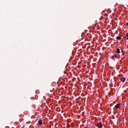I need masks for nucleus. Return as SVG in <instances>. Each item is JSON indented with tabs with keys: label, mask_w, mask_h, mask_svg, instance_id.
Returning <instances> with one entry per match:
<instances>
[{
	"label": "nucleus",
	"mask_w": 128,
	"mask_h": 128,
	"mask_svg": "<svg viewBox=\"0 0 128 128\" xmlns=\"http://www.w3.org/2000/svg\"><path fill=\"white\" fill-rule=\"evenodd\" d=\"M117 56L116 55H114L113 56H111V58L113 60H114L117 58Z\"/></svg>",
	"instance_id": "1"
},
{
	"label": "nucleus",
	"mask_w": 128,
	"mask_h": 128,
	"mask_svg": "<svg viewBox=\"0 0 128 128\" xmlns=\"http://www.w3.org/2000/svg\"><path fill=\"white\" fill-rule=\"evenodd\" d=\"M43 122L42 120H39L38 122V124L40 125L42 124Z\"/></svg>",
	"instance_id": "2"
},
{
	"label": "nucleus",
	"mask_w": 128,
	"mask_h": 128,
	"mask_svg": "<svg viewBox=\"0 0 128 128\" xmlns=\"http://www.w3.org/2000/svg\"><path fill=\"white\" fill-rule=\"evenodd\" d=\"M120 107V104H116L115 106V108H119Z\"/></svg>",
	"instance_id": "3"
},
{
	"label": "nucleus",
	"mask_w": 128,
	"mask_h": 128,
	"mask_svg": "<svg viewBox=\"0 0 128 128\" xmlns=\"http://www.w3.org/2000/svg\"><path fill=\"white\" fill-rule=\"evenodd\" d=\"M125 80V78L124 77H122L121 78V80L122 82H124Z\"/></svg>",
	"instance_id": "4"
},
{
	"label": "nucleus",
	"mask_w": 128,
	"mask_h": 128,
	"mask_svg": "<svg viewBox=\"0 0 128 128\" xmlns=\"http://www.w3.org/2000/svg\"><path fill=\"white\" fill-rule=\"evenodd\" d=\"M97 126L99 128H101L102 127V126L101 124H98Z\"/></svg>",
	"instance_id": "5"
},
{
	"label": "nucleus",
	"mask_w": 128,
	"mask_h": 128,
	"mask_svg": "<svg viewBox=\"0 0 128 128\" xmlns=\"http://www.w3.org/2000/svg\"><path fill=\"white\" fill-rule=\"evenodd\" d=\"M116 52L118 53H120V49L119 48H117L116 50Z\"/></svg>",
	"instance_id": "6"
},
{
	"label": "nucleus",
	"mask_w": 128,
	"mask_h": 128,
	"mask_svg": "<svg viewBox=\"0 0 128 128\" xmlns=\"http://www.w3.org/2000/svg\"><path fill=\"white\" fill-rule=\"evenodd\" d=\"M116 39L120 40L121 39V38L120 36H117L116 37Z\"/></svg>",
	"instance_id": "7"
},
{
	"label": "nucleus",
	"mask_w": 128,
	"mask_h": 128,
	"mask_svg": "<svg viewBox=\"0 0 128 128\" xmlns=\"http://www.w3.org/2000/svg\"><path fill=\"white\" fill-rule=\"evenodd\" d=\"M126 36L127 37L126 39L128 40V32L126 34Z\"/></svg>",
	"instance_id": "8"
},
{
	"label": "nucleus",
	"mask_w": 128,
	"mask_h": 128,
	"mask_svg": "<svg viewBox=\"0 0 128 128\" xmlns=\"http://www.w3.org/2000/svg\"><path fill=\"white\" fill-rule=\"evenodd\" d=\"M121 52L123 53L122 54H124V52L123 51H121Z\"/></svg>",
	"instance_id": "9"
},
{
	"label": "nucleus",
	"mask_w": 128,
	"mask_h": 128,
	"mask_svg": "<svg viewBox=\"0 0 128 128\" xmlns=\"http://www.w3.org/2000/svg\"><path fill=\"white\" fill-rule=\"evenodd\" d=\"M126 26H128V22H127L126 24Z\"/></svg>",
	"instance_id": "10"
},
{
	"label": "nucleus",
	"mask_w": 128,
	"mask_h": 128,
	"mask_svg": "<svg viewBox=\"0 0 128 128\" xmlns=\"http://www.w3.org/2000/svg\"><path fill=\"white\" fill-rule=\"evenodd\" d=\"M124 38H126V36H124Z\"/></svg>",
	"instance_id": "11"
}]
</instances>
